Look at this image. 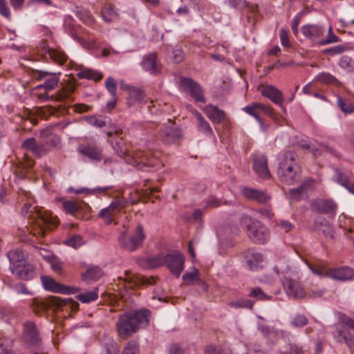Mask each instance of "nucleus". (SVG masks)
Listing matches in <instances>:
<instances>
[{
    "label": "nucleus",
    "instance_id": "f03ea898",
    "mask_svg": "<svg viewBox=\"0 0 354 354\" xmlns=\"http://www.w3.org/2000/svg\"><path fill=\"white\" fill-rule=\"evenodd\" d=\"M149 311L142 309L123 313L117 322V331L120 338L126 339L136 333L142 324L149 322Z\"/></svg>",
    "mask_w": 354,
    "mask_h": 354
},
{
    "label": "nucleus",
    "instance_id": "8fccbe9b",
    "mask_svg": "<svg viewBox=\"0 0 354 354\" xmlns=\"http://www.w3.org/2000/svg\"><path fill=\"white\" fill-rule=\"evenodd\" d=\"M335 181L343 187H346L351 181L349 176L342 170L335 169Z\"/></svg>",
    "mask_w": 354,
    "mask_h": 354
},
{
    "label": "nucleus",
    "instance_id": "20e7f679",
    "mask_svg": "<svg viewBox=\"0 0 354 354\" xmlns=\"http://www.w3.org/2000/svg\"><path fill=\"white\" fill-rule=\"evenodd\" d=\"M297 157L295 152L287 150L279 163L278 176L282 183L288 185H295L301 178V168L297 162Z\"/></svg>",
    "mask_w": 354,
    "mask_h": 354
},
{
    "label": "nucleus",
    "instance_id": "a211bd4d",
    "mask_svg": "<svg viewBox=\"0 0 354 354\" xmlns=\"http://www.w3.org/2000/svg\"><path fill=\"white\" fill-rule=\"evenodd\" d=\"M244 262L246 267L252 271L258 270L263 267V255L254 249H249L244 252Z\"/></svg>",
    "mask_w": 354,
    "mask_h": 354
},
{
    "label": "nucleus",
    "instance_id": "e2e57ef3",
    "mask_svg": "<svg viewBox=\"0 0 354 354\" xmlns=\"http://www.w3.org/2000/svg\"><path fill=\"white\" fill-rule=\"evenodd\" d=\"M49 152V148L46 147L43 140L40 142H37V147L36 150L37 158H41L45 155H46Z\"/></svg>",
    "mask_w": 354,
    "mask_h": 354
},
{
    "label": "nucleus",
    "instance_id": "4d7b16f0",
    "mask_svg": "<svg viewBox=\"0 0 354 354\" xmlns=\"http://www.w3.org/2000/svg\"><path fill=\"white\" fill-rule=\"evenodd\" d=\"M138 345L136 341L129 342L124 347L122 354H138Z\"/></svg>",
    "mask_w": 354,
    "mask_h": 354
},
{
    "label": "nucleus",
    "instance_id": "603ef678",
    "mask_svg": "<svg viewBox=\"0 0 354 354\" xmlns=\"http://www.w3.org/2000/svg\"><path fill=\"white\" fill-rule=\"evenodd\" d=\"M248 296L250 297L256 298L258 300H269L270 299V297L266 295L259 287L251 289Z\"/></svg>",
    "mask_w": 354,
    "mask_h": 354
},
{
    "label": "nucleus",
    "instance_id": "a19ab883",
    "mask_svg": "<svg viewBox=\"0 0 354 354\" xmlns=\"http://www.w3.org/2000/svg\"><path fill=\"white\" fill-rule=\"evenodd\" d=\"M102 16L104 21L110 22L117 19L118 14L114 6L106 5L102 10Z\"/></svg>",
    "mask_w": 354,
    "mask_h": 354
},
{
    "label": "nucleus",
    "instance_id": "3c124183",
    "mask_svg": "<svg viewBox=\"0 0 354 354\" xmlns=\"http://www.w3.org/2000/svg\"><path fill=\"white\" fill-rule=\"evenodd\" d=\"M316 230L322 232L326 236L333 237V231L330 223H316Z\"/></svg>",
    "mask_w": 354,
    "mask_h": 354
},
{
    "label": "nucleus",
    "instance_id": "58836bf2",
    "mask_svg": "<svg viewBox=\"0 0 354 354\" xmlns=\"http://www.w3.org/2000/svg\"><path fill=\"white\" fill-rule=\"evenodd\" d=\"M77 77L80 79H87L95 81H99L102 80L103 76L100 73L90 68H86L80 71L77 73Z\"/></svg>",
    "mask_w": 354,
    "mask_h": 354
},
{
    "label": "nucleus",
    "instance_id": "09e8293b",
    "mask_svg": "<svg viewBox=\"0 0 354 354\" xmlns=\"http://www.w3.org/2000/svg\"><path fill=\"white\" fill-rule=\"evenodd\" d=\"M37 147V142L35 138H29L26 139L21 144V148L26 151H31L35 156L36 155V150Z\"/></svg>",
    "mask_w": 354,
    "mask_h": 354
},
{
    "label": "nucleus",
    "instance_id": "864d4df0",
    "mask_svg": "<svg viewBox=\"0 0 354 354\" xmlns=\"http://www.w3.org/2000/svg\"><path fill=\"white\" fill-rule=\"evenodd\" d=\"M309 268L313 273L322 277H328V273L330 270L324 265H311L309 266Z\"/></svg>",
    "mask_w": 354,
    "mask_h": 354
},
{
    "label": "nucleus",
    "instance_id": "a18cd8bd",
    "mask_svg": "<svg viewBox=\"0 0 354 354\" xmlns=\"http://www.w3.org/2000/svg\"><path fill=\"white\" fill-rule=\"evenodd\" d=\"M44 259L50 263L51 268L55 272H61L62 263L52 253H49L47 256H44Z\"/></svg>",
    "mask_w": 354,
    "mask_h": 354
},
{
    "label": "nucleus",
    "instance_id": "b1692460",
    "mask_svg": "<svg viewBox=\"0 0 354 354\" xmlns=\"http://www.w3.org/2000/svg\"><path fill=\"white\" fill-rule=\"evenodd\" d=\"M24 334L26 340L31 344L38 345L39 344L40 338L39 332L32 322L28 321L24 323Z\"/></svg>",
    "mask_w": 354,
    "mask_h": 354
},
{
    "label": "nucleus",
    "instance_id": "de8ad7c7",
    "mask_svg": "<svg viewBox=\"0 0 354 354\" xmlns=\"http://www.w3.org/2000/svg\"><path fill=\"white\" fill-rule=\"evenodd\" d=\"M308 323V318L302 314L296 315L290 321V325L295 328H301Z\"/></svg>",
    "mask_w": 354,
    "mask_h": 354
},
{
    "label": "nucleus",
    "instance_id": "aec40b11",
    "mask_svg": "<svg viewBox=\"0 0 354 354\" xmlns=\"http://www.w3.org/2000/svg\"><path fill=\"white\" fill-rule=\"evenodd\" d=\"M328 277L342 281H349L354 277V269L349 266L330 268L328 273Z\"/></svg>",
    "mask_w": 354,
    "mask_h": 354
},
{
    "label": "nucleus",
    "instance_id": "7c9ffc66",
    "mask_svg": "<svg viewBox=\"0 0 354 354\" xmlns=\"http://www.w3.org/2000/svg\"><path fill=\"white\" fill-rule=\"evenodd\" d=\"M193 113L195 115L197 121L196 127L198 131L204 133L206 136H211L213 133V131L208 122L203 118L202 114L199 113L198 111L194 110L193 111Z\"/></svg>",
    "mask_w": 354,
    "mask_h": 354
},
{
    "label": "nucleus",
    "instance_id": "cd10ccee",
    "mask_svg": "<svg viewBox=\"0 0 354 354\" xmlns=\"http://www.w3.org/2000/svg\"><path fill=\"white\" fill-rule=\"evenodd\" d=\"M314 180L312 178L307 179L304 181L300 186L297 188L290 189V198L291 200L299 201L304 194H306L307 190L314 186Z\"/></svg>",
    "mask_w": 354,
    "mask_h": 354
},
{
    "label": "nucleus",
    "instance_id": "423d86ee",
    "mask_svg": "<svg viewBox=\"0 0 354 354\" xmlns=\"http://www.w3.org/2000/svg\"><path fill=\"white\" fill-rule=\"evenodd\" d=\"M20 196L22 201H24V198L28 201L21 209V214L24 216V218L32 219V221H37V220H41V221L44 222L51 221L52 217L50 212L42 208L32 207L30 203V200L32 199L30 193L22 191L20 194Z\"/></svg>",
    "mask_w": 354,
    "mask_h": 354
},
{
    "label": "nucleus",
    "instance_id": "473e14b6",
    "mask_svg": "<svg viewBox=\"0 0 354 354\" xmlns=\"http://www.w3.org/2000/svg\"><path fill=\"white\" fill-rule=\"evenodd\" d=\"M334 337L337 342L346 344L352 351H354V338L347 330H337Z\"/></svg>",
    "mask_w": 354,
    "mask_h": 354
},
{
    "label": "nucleus",
    "instance_id": "f257e3e1",
    "mask_svg": "<svg viewBox=\"0 0 354 354\" xmlns=\"http://www.w3.org/2000/svg\"><path fill=\"white\" fill-rule=\"evenodd\" d=\"M116 138L112 142V147L117 155L125 158L126 162L143 171H153L160 169L162 165L157 155L151 151L136 150L129 154L128 146L122 137L120 131H115Z\"/></svg>",
    "mask_w": 354,
    "mask_h": 354
},
{
    "label": "nucleus",
    "instance_id": "f8f14e48",
    "mask_svg": "<svg viewBox=\"0 0 354 354\" xmlns=\"http://www.w3.org/2000/svg\"><path fill=\"white\" fill-rule=\"evenodd\" d=\"M245 228L248 237L254 243H263L269 239L270 232L263 223H249Z\"/></svg>",
    "mask_w": 354,
    "mask_h": 354
},
{
    "label": "nucleus",
    "instance_id": "4c0bfd02",
    "mask_svg": "<svg viewBox=\"0 0 354 354\" xmlns=\"http://www.w3.org/2000/svg\"><path fill=\"white\" fill-rule=\"evenodd\" d=\"M145 97L144 92L135 86L129 88V99L127 102V105L129 106H131L133 103L131 101H133L135 102H140Z\"/></svg>",
    "mask_w": 354,
    "mask_h": 354
},
{
    "label": "nucleus",
    "instance_id": "5fc2aeb1",
    "mask_svg": "<svg viewBox=\"0 0 354 354\" xmlns=\"http://www.w3.org/2000/svg\"><path fill=\"white\" fill-rule=\"evenodd\" d=\"M105 87L111 96H117V82L113 77H107L105 82Z\"/></svg>",
    "mask_w": 354,
    "mask_h": 354
},
{
    "label": "nucleus",
    "instance_id": "dca6fc26",
    "mask_svg": "<svg viewBox=\"0 0 354 354\" xmlns=\"http://www.w3.org/2000/svg\"><path fill=\"white\" fill-rule=\"evenodd\" d=\"M41 282L46 290L62 294H74L80 291V288L73 286H65L57 283L49 277H41Z\"/></svg>",
    "mask_w": 354,
    "mask_h": 354
},
{
    "label": "nucleus",
    "instance_id": "c03bdc74",
    "mask_svg": "<svg viewBox=\"0 0 354 354\" xmlns=\"http://www.w3.org/2000/svg\"><path fill=\"white\" fill-rule=\"evenodd\" d=\"M339 41H340L339 37L333 34V28L330 26L326 37H324V36H323L322 41H320V46H326Z\"/></svg>",
    "mask_w": 354,
    "mask_h": 354
},
{
    "label": "nucleus",
    "instance_id": "c9c22d12",
    "mask_svg": "<svg viewBox=\"0 0 354 354\" xmlns=\"http://www.w3.org/2000/svg\"><path fill=\"white\" fill-rule=\"evenodd\" d=\"M102 274L103 272L100 267L90 266L87 268L86 272L82 273V277L84 279L97 280Z\"/></svg>",
    "mask_w": 354,
    "mask_h": 354
},
{
    "label": "nucleus",
    "instance_id": "a878e982",
    "mask_svg": "<svg viewBox=\"0 0 354 354\" xmlns=\"http://www.w3.org/2000/svg\"><path fill=\"white\" fill-rule=\"evenodd\" d=\"M241 194L248 200L255 201L259 203H266L270 197L263 192L250 187H243Z\"/></svg>",
    "mask_w": 354,
    "mask_h": 354
},
{
    "label": "nucleus",
    "instance_id": "e433bc0d",
    "mask_svg": "<svg viewBox=\"0 0 354 354\" xmlns=\"http://www.w3.org/2000/svg\"><path fill=\"white\" fill-rule=\"evenodd\" d=\"M51 223H32L30 229H28L30 232L35 236L44 237L46 233L47 228H48V224Z\"/></svg>",
    "mask_w": 354,
    "mask_h": 354
},
{
    "label": "nucleus",
    "instance_id": "6e6552de",
    "mask_svg": "<svg viewBox=\"0 0 354 354\" xmlns=\"http://www.w3.org/2000/svg\"><path fill=\"white\" fill-rule=\"evenodd\" d=\"M156 262L153 263V266H159L165 264L170 272L177 277L180 276L184 268V256L179 252H174L164 256H160Z\"/></svg>",
    "mask_w": 354,
    "mask_h": 354
},
{
    "label": "nucleus",
    "instance_id": "680f3d73",
    "mask_svg": "<svg viewBox=\"0 0 354 354\" xmlns=\"http://www.w3.org/2000/svg\"><path fill=\"white\" fill-rule=\"evenodd\" d=\"M183 279L186 282H192L200 280L199 272L197 269H194L192 272L186 273L183 276Z\"/></svg>",
    "mask_w": 354,
    "mask_h": 354
},
{
    "label": "nucleus",
    "instance_id": "412c9836",
    "mask_svg": "<svg viewBox=\"0 0 354 354\" xmlns=\"http://www.w3.org/2000/svg\"><path fill=\"white\" fill-rule=\"evenodd\" d=\"M11 271L21 280H30L35 275V267L28 262H24L21 265L11 267Z\"/></svg>",
    "mask_w": 354,
    "mask_h": 354
},
{
    "label": "nucleus",
    "instance_id": "0eeeda50",
    "mask_svg": "<svg viewBox=\"0 0 354 354\" xmlns=\"http://www.w3.org/2000/svg\"><path fill=\"white\" fill-rule=\"evenodd\" d=\"M79 304L71 299H62L55 296L46 297L38 304V308L42 310H47L53 308L56 310L76 311Z\"/></svg>",
    "mask_w": 354,
    "mask_h": 354
},
{
    "label": "nucleus",
    "instance_id": "6e6d98bb",
    "mask_svg": "<svg viewBox=\"0 0 354 354\" xmlns=\"http://www.w3.org/2000/svg\"><path fill=\"white\" fill-rule=\"evenodd\" d=\"M129 283H133L135 285H140V284H148L153 285L156 283V278L154 277H138L134 279H129Z\"/></svg>",
    "mask_w": 354,
    "mask_h": 354
},
{
    "label": "nucleus",
    "instance_id": "2eb2a0df",
    "mask_svg": "<svg viewBox=\"0 0 354 354\" xmlns=\"http://www.w3.org/2000/svg\"><path fill=\"white\" fill-rule=\"evenodd\" d=\"M38 48L41 55L46 57L48 56L50 59L59 64H64L67 60V56L64 53L49 47L48 41L46 39L41 41Z\"/></svg>",
    "mask_w": 354,
    "mask_h": 354
},
{
    "label": "nucleus",
    "instance_id": "2f4dec72",
    "mask_svg": "<svg viewBox=\"0 0 354 354\" xmlns=\"http://www.w3.org/2000/svg\"><path fill=\"white\" fill-rule=\"evenodd\" d=\"M315 158L319 157L324 153H328L335 157L339 156V152L333 147L326 144H319L318 147H310L309 150Z\"/></svg>",
    "mask_w": 354,
    "mask_h": 354
},
{
    "label": "nucleus",
    "instance_id": "39448f33",
    "mask_svg": "<svg viewBox=\"0 0 354 354\" xmlns=\"http://www.w3.org/2000/svg\"><path fill=\"white\" fill-rule=\"evenodd\" d=\"M274 271L281 278L285 292L287 295L294 299H302L306 296V292L297 280V274L290 271L288 268H283L276 266Z\"/></svg>",
    "mask_w": 354,
    "mask_h": 354
},
{
    "label": "nucleus",
    "instance_id": "338daca9",
    "mask_svg": "<svg viewBox=\"0 0 354 354\" xmlns=\"http://www.w3.org/2000/svg\"><path fill=\"white\" fill-rule=\"evenodd\" d=\"M0 14L8 19H10L11 15L10 9L7 6L4 0H0Z\"/></svg>",
    "mask_w": 354,
    "mask_h": 354
},
{
    "label": "nucleus",
    "instance_id": "1a4fd4ad",
    "mask_svg": "<svg viewBox=\"0 0 354 354\" xmlns=\"http://www.w3.org/2000/svg\"><path fill=\"white\" fill-rule=\"evenodd\" d=\"M126 234V231L122 232L119 238L120 242L125 250L132 252L142 246L146 235L140 224L136 225L131 229V234L129 239L125 238Z\"/></svg>",
    "mask_w": 354,
    "mask_h": 354
},
{
    "label": "nucleus",
    "instance_id": "0e129e2a",
    "mask_svg": "<svg viewBox=\"0 0 354 354\" xmlns=\"http://www.w3.org/2000/svg\"><path fill=\"white\" fill-rule=\"evenodd\" d=\"M293 228V225L290 223H278L275 229L280 233L288 232Z\"/></svg>",
    "mask_w": 354,
    "mask_h": 354
},
{
    "label": "nucleus",
    "instance_id": "c756f323",
    "mask_svg": "<svg viewBox=\"0 0 354 354\" xmlns=\"http://www.w3.org/2000/svg\"><path fill=\"white\" fill-rule=\"evenodd\" d=\"M40 137L43 140L46 147L49 148V152L57 147L60 142V138L52 136V129L47 128L43 129L40 133Z\"/></svg>",
    "mask_w": 354,
    "mask_h": 354
},
{
    "label": "nucleus",
    "instance_id": "393cba45",
    "mask_svg": "<svg viewBox=\"0 0 354 354\" xmlns=\"http://www.w3.org/2000/svg\"><path fill=\"white\" fill-rule=\"evenodd\" d=\"M156 59V54L151 53L145 55L141 63L144 70L153 75L160 73V68L157 64Z\"/></svg>",
    "mask_w": 354,
    "mask_h": 354
},
{
    "label": "nucleus",
    "instance_id": "5701e85b",
    "mask_svg": "<svg viewBox=\"0 0 354 354\" xmlns=\"http://www.w3.org/2000/svg\"><path fill=\"white\" fill-rule=\"evenodd\" d=\"M311 209L317 213H330L337 209V205L331 200L317 199L311 203Z\"/></svg>",
    "mask_w": 354,
    "mask_h": 354
},
{
    "label": "nucleus",
    "instance_id": "37998d69",
    "mask_svg": "<svg viewBox=\"0 0 354 354\" xmlns=\"http://www.w3.org/2000/svg\"><path fill=\"white\" fill-rule=\"evenodd\" d=\"M254 301L248 299H242L237 301H232L229 303V306L232 308H245L252 310L254 306Z\"/></svg>",
    "mask_w": 354,
    "mask_h": 354
},
{
    "label": "nucleus",
    "instance_id": "ea45409f",
    "mask_svg": "<svg viewBox=\"0 0 354 354\" xmlns=\"http://www.w3.org/2000/svg\"><path fill=\"white\" fill-rule=\"evenodd\" d=\"M315 80L317 82H319L320 83H322V84H332V85H339V82L337 80V79L329 73L322 72V73H319L316 76Z\"/></svg>",
    "mask_w": 354,
    "mask_h": 354
},
{
    "label": "nucleus",
    "instance_id": "774afa93",
    "mask_svg": "<svg viewBox=\"0 0 354 354\" xmlns=\"http://www.w3.org/2000/svg\"><path fill=\"white\" fill-rule=\"evenodd\" d=\"M167 350L169 354H185V350L177 344H171Z\"/></svg>",
    "mask_w": 354,
    "mask_h": 354
},
{
    "label": "nucleus",
    "instance_id": "4468645a",
    "mask_svg": "<svg viewBox=\"0 0 354 354\" xmlns=\"http://www.w3.org/2000/svg\"><path fill=\"white\" fill-rule=\"evenodd\" d=\"M302 35L308 40L320 45V41L325 34L324 27L318 24H308L301 28Z\"/></svg>",
    "mask_w": 354,
    "mask_h": 354
},
{
    "label": "nucleus",
    "instance_id": "13d9d810",
    "mask_svg": "<svg viewBox=\"0 0 354 354\" xmlns=\"http://www.w3.org/2000/svg\"><path fill=\"white\" fill-rule=\"evenodd\" d=\"M64 243L65 245L74 248H77L83 244L82 239L79 235H75L66 240Z\"/></svg>",
    "mask_w": 354,
    "mask_h": 354
},
{
    "label": "nucleus",
    "instance_id": "bb28decb",
    "mask_svg": "<svg viewBox=\"0 0 354 354\" xmlns=\"http://www.w3.org/2000/svg\"><path fill=\"white\" fill-rule=\"evenodd\" d=\"M204 111L214 124H220L225 119V113L212 104L207 105Z\"/></svg>",
    "mask_w": 354,
    "mask_h": 354
},
{
    "label": "nucleus",
    "instance_id": "6ab92c4d",
    "mask_svg": "<svg viewBox=\"0 0 354 354\" xmlns=\"http://www.w3.org/2000/svg\"><path fill=\"white\" fill-rule=\"evenodd\" d=\"M253 169L261 178L268 179L270 176L268 167V159L263 154H256L253 158Z\"/></svg>",
    "mask_w": 354,
    "mask_h": 354
},
{
    "label": "nucleus",
    "instance_id": "ddd939ff",
    "mask_svg": "<svg viewBox=\"0 0 354 354\" xmlns=\"http://www.w3.org/2000/svg\"><path fill=\"white\" fill-rule=\"evenodd\" d=\"M242 110L247 114L252 116L260 124L263 123L262 119L259 115L260 111H262L272 119L277 118L274 109L270 105L260 102H252L243 107Z\"/></svg>",
    "mask_w": 354,
    "mask_h": 354
},
{
    "label": "nucleus",
    "instance_id": "052dcab7",
    "mask_svg": "<svg viewBox=\"0 0 354 354\" xmlns=\"http://www.w3.org/2000/svg\"><path fill=\"white\" fill-rule=\"evenodd\" d=\"M338 319L344 326L354 330L353 319L342 313H338Z\"/></svg>",
    "mask_w": 354,
    "mask_h": 354
},
{
    "label": "nucleus",
    "instance_id": "72a5a7b5",
    "mask_svg": "<svg viewBox=\"0 0 354 354\" xmlns=\"http://www.w3.org/2000/svg\"><path fill=\"white\" fill-rule=\"evenodd\" d=\"M59 201L61 203L62 209L66 214L73 215L77 218L76 214L80 211V207L75 201L66 200L64 198H59Z\"/></svg>",
    "mask_w": 354,
    "mask_h": 354
},
{
    "label": "nucleus",
    "instance_id": "79ce46f5",
    "mask_svg": "<svg viewBox=\"0 0 354 354\" xmlns=\"http://www.w3.org/2000/svg\"><path fill=\"white\" fill-rule=\"evenodd\" d=\"M97 290V288H95L92 291H86L83 293L79 294L78 295H77V298L82 303H88L95 301L98 297Z\"/></svg>",
    "mask_w": 354,
    "mask_h": 354
},
{
    "label": "nucleus",
    "instance_id": "49530a36",
    "mask_svg": "<svg viewBox=\"0 0 354 354\" xmlns=\"http://www.w3.org/2000/svg\"><path fill=\"white\" fill-rule=\"evenodd\" d=\"M337 104L341 111L345 114H350L354 112V105L342 97H338Z\"/></svg>",
    "mask_w": 354,
    "mask_h": 354
},
{
    "label": "nucleus",
    "instance_id": "bf43d9fd",
    "mask_svg": "<svg viewBox=\"0 0 354 354\" xmlns=\"http://www.w3.org/2000/svg\"><path fill=\"white\" fill-rule=\"evenodd\" d=\"M346 50V48L342 45L335 46L329 48L325 49L323 53L325 55H335L343 53Z\"/></svg>",
    "mask_w": 354,
    "mask_h": 354
},
{
    "label": "nucleus",
    "instance_id": "f704fd0d",
    "mask_svg": "<svg viewBox=\"0 0 354 354\" xmlns=\"http://www.w3.org/2000/svg\"><path fill=\"white\" fill-rule=\"evenodd\" d=\"M8 258L10 262V268L14 266H18L22 264L24 261V254L22 250L19 249H15L10 250L7 254Z\"/></svg>",
    "mask_w": 354,
    "mask_h": 354
},
{
    "label": "nucleus",
    "instance_id": "9b49d317",
    "mask_svg": "<svg viewBox=\"0 0 354 354\" xmlns=\"http://www.w3.org/2000/svg\"><path fill=\"white\" fill-rule=\"evenodd\" d=\"M159 136L162 141L167 145L177 143L183 137L180 129L176 127L170 120L167 124L161 126L159 129Z\"/></svg>",
    "mask_w": 354,
    "mask_h": 354
},
{
    "label": "nucleus",
    "instance_id": "f3484780",
    "mask_svg": "<svg viewBox=\"0 0 354 354\" xmlns=\"http://www.w3.org/2000/svg\"><path fill=\"white\" fill-rule=\"evenodd\" d=\"M126 203V201L122 198L114 200L109 207L100 211L99 217L107 221H113L114 218L125 207Z\"/></svg>",
    "mask_w": 354,
    "mask_h": 354
},
{
    "label": "nucleus",
    "instance_id": "9d476101",
    "mask_svg": "<svg viewBox=\"0 0 354 354\" xmlns=\"http://www.w3.org/2000/svg\"><path fill=\"white\" fill-rule=\"evenodd\" d=\"M181 91L189 94L198 102L205 103V97L203 94L202 86L193 79L189 77H182L179 84Z\"/></svg>",
    "mask_w": 354,
    "mask_h": 354
},
{
    "label": "nucleus",
    "instance_id": "69168bd1",
    "mask_svg": "<svg viewBox=\"0 0 354 354\" xmlns=\"http://www.w3.org/2000/svg\"><path fill=\"white\" fill-rule=\"evenodd\" d=\"M280 39L281 45L285 48H288L290 46L288 31L285 29L280 30Z\"/></svg>",
    "mask_w": 354,
    "mask_h": 354
},
{
    "label": "nucleus",
    "instance_id": "c85d7f7f",
    "mask_svg": "<svg viewBox=\"0 0 354 354\" xmlns=\"http://www.w3.org/2000/svg\"><path fill=\"white\" fill-rule=\"evenodd\" d=\"M79 152L93 161H100L102 159V151L93 145H86L79 149Z\"/></svg>",
    "mask_w": 354,
    "mask_h": 354
},
{
    "label": "nucleus",
    "instance_id": "4be33fe9",
    "mask_svg": "<svg viewBox=\"0 0 354 354\" xmlns=\"http://www.w3.org/2000/svg\"><path fill=\"white\" fill-rule=\"evenodd\" d=\"M260 92L263 96L268 98L275 104L282 106L284 102L283 95L277 87L272 85H265L263 86Z\"/></svg>",
    "mask_w": 354,
    "mask_h": 354
},
{
    "label": "nucleus",
    "instance_id": "7ed1b4c3",
    "mask_svg": "<svg viewBox=\"0 0 354 354\" xmlns=\"http://www.w3.org/2000/svg\"><path fill=\"white\" fill-rule=\"evenodd\" d=\"M34 77L37 80L44 81L43 86L46 92L38 95V98L41 100L47 101L50 98H54L56 101L61 102L68 99L74 91L73 86H66L59 90L54 96L52 95L51 97H49L47 92L53 90L57 86L59 81L58 75L55 73H48L44 71H36L34 73Z\"/></svg>",
    "mask_w": 354,
    "mask_h": 354
}]
</instances>
